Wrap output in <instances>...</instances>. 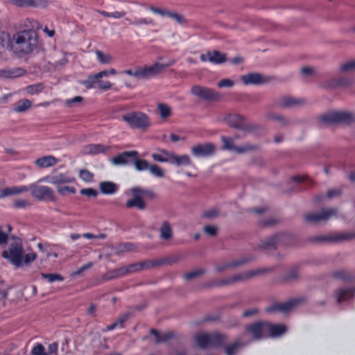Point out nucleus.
Segmentation results:
<instances>
[{
    "mask_svg": "<svg viewBox=\"0 0 355 355\" xmlns=\"http://www.w3.org/2000/svg\"><path fill=\"white\" fill-rule=\"evenodd\" d=\"M227 336L219 333H200L195 336L194 340L201 349L223 348L226 355H235L237 351L243 346L240 340H235L228 345H225Z\"/></svg>",
    "mask_w": 355,
    "mask_h": 355,
    "instance_id": "1",
    "label": "nucleus"
},
{
    "mask_svg": "<svg viewBox=\"0 0 355 355\" xmlns=\"http://www.w3.org/2000/svg\"><path fill=\"white\" fill-rule=\"evenodd\" d=\"M13 40L21 53L28 54L36 48L37 35L33 30H24L15 33L13 35Z\"/></svg>",
    "mask_w": 355,
    "mask_h": 355,
    "instance_id": "2",
    "label": "nucleus"
},
{
    "mask_svg": "<svg viewBox=\"0 0 355 355\" xmlns=\"http://www.w3.org/2000/svg\"><path fill=\"white\" fill-rule=\"evenodd\" d=\"M275 270V267H266L258 268L243 272L242 274L236 275L233 277H225L216 280L213 282L214 286H232L234 283L237 282H245L253 277L262 275L267 272H270Z\"/></svg>",
    "mask_w": 355,
    "mask_h": 355,
    "instance_id": "3",
    "label": "nucleus"
},
{
    "mask_svg": "<svg viewBox=\"0 0 355 355\" xmlns=\"http://www.w3.org/2000/svg\"><path fill=\"white\" fill-rule=\"evenodd\" d=\"M355 121V115L347 111H333L321 115L319 118L318 125L323 128L325 125L342 123L350 124Z\"/></svg>",
    "mask_w": 355,
    "mask_h": 355,
    "instance_id": "4",
    "label": "nucleus"
},
{
    "mask_svg": "<svg viewBox=\"0 0 355 355\" xmlns=\"http://www.w3.org/2000/svg\"><path fill=\"white\" fill-rule=\"evenodd\" d=\"M122 120L133 129L144 130L150 126V118L142 112H129L122 116Z\"/></svg>",
    "mask_w": 355,
    "mask_h": 355,
    "instance_id": "5",
    "label": "nucleus"
},
{
    "mask_svg": "<svg viewBox=\"0 0 355 355\" xmlns=\"http://www.w3.org/2000/svg\"><path fill=\"white\" fill-rule=\"evenodd\" d=\"M23 247L19 239H15L7 250L2 252V257L8 259L16 268L23 265Z\"/></svg>",
    "mask_w": 355,
    "mask_h": 355,
    "instance_id": "6",
    "label": "nucleus"
},
{
    "mask_svg": "<svg viewBox=\"0 0 355 355\" xmlns=\"http://www.w3.org/2000/svg\"><path fill=\"white\" fill-rule=\"evenodd\" d=\"M190 91L198 99L207 102H217L222 97L221 94L214 89L199 85L192 86Z\"/></svg>",
    "mask_w": 355,
    "mask_h": 355,
    "instance_id": "7",
    "label": "nucleus"
},
{
    "mask_svg": "<svg viewBox=\"0 0 355 355\" xmlns=\"http://www.w3.org/2000/svg\"><path fill=\"white\" fill-rule=\"evenodd\" d=\"M29 191H31L32 197L37 200L51 202L56 200L55 193L49 187L33 183L29 185Z\"/></svg>",
    "mask_w": 355,
    "mask_h": 355,
    "instance_id": "8",
    "label": "nucleus"
},
{
    "mask_svg": "<svg viewBox=\"0 0 355 355\" xmlns=\"http://www.w3.org/2000/svg\"><path fill=\"white\" fill-rule=\"evenodd\" d=\"M175 63V60H169L165 63L155 62L150 66L141 67V78L148 79L161 73L166 67L173 66Z\"/></svg>",
    "mask_w": 355,
    "mask_h": 355,
    "instance_id": "9",
    "label": "nucleus"
},
{
    "mask_svg": "<svg viewBox=\"0 0 355 355\" xmlns=\"http://www.w3.org/2000/svg\"><path fill=\"white\" fill-rule=\"evenodd\" d=\"M304 300V299L303 297H296L289 300L285 302L275 303L270 306L267 307L265 311L267 313L278 311L284 313H288Z\"/></svg>",
    "mask_w": 355,
    "mask_h": 355,
    "instance_id": "10",
    "label": "nucleus"
},
{
    "mask_svg": "<svg viewBox=\"0 0 355 355\" xmlns=\"http://www.w3.org/2000/svg\"><path fill=\"white\" fill-rule=\"evenodd\" d=\"M286 237L284 234H277L270 237L261 240L254 250H261L263 251H268L271 250H276L277 247L284 243V240Z\"/></svg>",
    "mask_w": 355,
    "mask_h": 355,
    "instance_id": "11",
    "label": "nucleus"
},
{
    "mask_svg": "<svg viewBox=\"0 0 355 355\" xmlns=\"http://www.w3.org/2000/svg\"><path fill=\"white\" fill-rule=\"evenodd\" d=\"M355 239V232H336L329 235L317 236L312 239L315 243L340 242Z\"/></svg>",
    "mask_w": 355,
    "mask_h": 355,
    "instance_id": "12",
    "label": "nucleus"
},
{
    "mask_svg": "<svg viewBox=\"0 0 355 355\" xmlns=\"http://www.w3.org/2000/svg\"><path fill=\"white\" fill-rule=\"evenodd\" d=\"M191 154L196 157H207L216 152V146L212 143L198 144L191 149Z\"/></svg>",
    "mask_w": 355,
    "mask_h": 355,
    "instance_id": "13",
    "label": "nucleus"
},
{
    "mask_svg": "<svg viewBox=\"0 0 355 355\" xmlns=\"http://www.w3.org/2000/svg\"><path fill=\"white\" fill-rule=\"evenodd\" d=\"M245 332L254 340H260L266 337V322L257 321L247 325Z\"/></svg>",
    "mask_w": 355,
    "mask_h": 355,
    "instance_id": "14",
    "label": "nucleus"
},
{
    "mask_svg": "<svg viewBox=\"0 0 355 355\" xmlns=\"http://www.w3.org/2000/svg\"><path fill=\"white\" fill-rule=\"evenodd\" d=\"M337 213L336 209H322L321 213L318 214H309L305 216L304 219L306 222L310 223H317L320 221H326L331 216H335Z\"/></svg>",
    "mask_w": 355,
    "mask_h": 355,
    "instance_id": "15",
    "label": "nucleus"
},
{
    "mask_svg": "<svg viewBox=\"0 0 355 355\" xmlns=\"http://www.w3.org/2000/svg\"><path fill=\"white\" fill-rule=\"evenodd\" d=\"M200 59L202 62H209L214 64H221L227 61L226 55L217 50L207 51L201 54Z\"/></svg>",
    "mask_w": 355,
    "mask_h": 355,
    "instance_id": "16",
    "label": "nucleus"
},
{
    "mask_svg": "<svg viewBox=\"0 0 355 355\" xmlns=\"http://www.w3.org/2000/svg\"><path fill=\"white\" fill-rule=\"evenodd\" d=\"M46 181L52 184L60 186V184L71 183L75 181V178L69 173H59L55 175L46 176L40 179L39 182Z\"/></svg>",
    "mask_w": 355,
    "mask_h": 355,
    "instance_id": "17",
    "label": "nucleus"
},
{
    "mask_svg": "<svg viewBox=\"0 0 355 355\" xmlns=\"http://www.w3.org/2000/svg\"><path fill=\"white\" fill-rule=\"evenodd\" d=\"M9 3L17 7L46 8L48 6L47 0H7Z\"/></svg>",
    "mask_w": 355,
    "mask_h": 355,
    "instance_id": "18",
    "label": "nucleus"
},
{
    "mask_svg": "<svg viewBox=\"0 0 355 355\" xmlns=\"http://www.w3.org/2000/svg\"><path fill=\"white\" fill-rule=\"evenodd\" d=\"M138 156L136 150L124 151L112 159V162L115 165H125Z\"/></svg>",
    "mask_w": 355,
    "mask_h": 355,
    "instance_id": "19",
    "label": "nucleus"
},
{
    "mask_svg": "<svg viewBox=\"0 0 355 355\" xmlns=\"http://www.w3.org/2000/svg\"><path fill=\"white\" fill-rule=\"evenodd\" d=\"M224 121L231 128L237 130H244L245 126L244 125L245 118L238 114H228L225 118Z\"/></svg>",
    "mask_w": 355,
    "mask_h": 355,
    "instance_id": "20",
    "label": "nucleus"
},
{
    "mask_svg": "<svg viewBox=\"0 0 355 355\" xmlns=\"http://www.w3.org/2000/svg\"><path fill=\"white\" fill-rule=\"evenodd\" d=\"M287 331L286 325L282 324H274L266 322V337H278L284 334Z\"/></svg>",
    "mask_w": 355,
    "mask_h": 355,
    "instance_id": "21",
    "label": "nucleus"
},
{
    "mask_svg": "<svg viewBox=\"0 0 355 355\" xmlns=\"http://www.w3.org/2000/svg\"><path fill=\"white\" fill-rule=\"evenodd\" d=\"M149 10L152 11L153 13L159 15L162 17L167 16L174 19L179 24H183L186 22V20L184 18V17L178 12L168 11L164 9L156 8L155 6H150Z\"/></svg>",
    "mask_w": 355,
    "mask_h": 355,
    "instance_id": "22",
    "label": "nucleus"
},
{
    "mask_svg": "<svg viewBox=\"0 0 355 355\" xmlns=\"http://www.w3.org/2000/svg\"><path fill=\"white\" fill-rule=\"evenodd\" d=\"M353 83L350 78H333L324 83L323 87L327 88L348 87Z\"/></svg>",
    "mask_w": 355,
    "mask_h": 355,
    "instance_id": "23",
    "label": "nucleus"
},
{
    "mask_svg": "<svg viewBox=\"0 0 355 355\" xmlns=\"http://www.w3.org/2000/svg\"><path fill=\"white\" fill-rule=\"evenodd\" d=\"M131 193L132 198L128 200L125 204L127 208L137 207L140 210L146 209V203L144 202L140 195L135 191V189L133 187L131 189Z\"/></svg>",
    "mask_w": 355,
    "mask_h": 355,
    "instance_id": "24",
    "label": "nucleus"
},
{
    "mask_svg": "<svg viewBox=\"0 0 355 355\" xmlns=\"http://www.w3.org/2000/svg\"><path fill=\"white\" fill-rule=\"evenodd\" d=\"M304 101L301 98H296L291 96H282L279 100L277 105L280 107H295L304 103Z\"/></svg>",
    "mask_w": 355,
    "mask_h": 355,
    "instance_id": "25",
    "label": "nucleus"
},
{
    "mask_svg": "<svg viewBox=\"0 0 355 355\" xmlns=\"http://www.w3.org/2000/svg\"><path fill=\"white\" fill-rule=\"evenodd\" d=\"M252 260V258H241L239 260L233 261L229 263H225L220 265H218L216 267V270L217 272H223L227 269H232L237 268L240 266H242L245 263H247Z\"/></svg>",
    "mask_w": 355,
    "mask_h": 355,
    "instance_id": "26",
    "label": "nucleus"
},
{
    "mask_svg": "<svg viewBox=\"0 0 355 355\" xmlns=\"http://www.w3.org/2000/svg\"><path fill=\"white\" fill-rule=\"evenodd\" d=\"M29 191V186H17L11 187H6L0 191V198L9 196L18 195Z\"/></svg>",
    "mask_w": 355,
    "mask_h": 355,
    "instance_id": "27",
    "label": "nucleus"
},
{
    "mask_svg": "<svg viewBox=\"0 0 355 355\" xmlns=\"http://www.w3.org/2000/svg\"><path fill=\"white\" fill-rule=\"evenodd\" d=\"M93 76H94V74L88 76L86 80H82L80 82V83L83 85H84L86 87V89H87L94 88L96 86L99 89H103V90H107L112 87V83L110 82L102 80H101V78H98L96 80H95L94 82V83L92 84V87L89 86V85L87 84V81L89 80L90 78H92Z\"/></svg>",
    "mask_w": 355,
    "mask_h": 355,
    "instance_id": "28",
    "label": "nucleus"
},
{
    "mask_svg": "<svg viewBox=\"0 0 355 355\" xmlns=\"http://www.w3.org/2000/svg\"><path fill=\"white\" fill-rule=\"evenodd\" d=\"M241 80L245 85H259L263 83L262 76L258 73H249L241 77Z\"/></svg>",
    "mask_w": 355,
    "mask_h": 355,
    "instance_id": "29",
    "label": "nucleus"
},
{
    "mask_svg": "<svg viewBox=\"0 0 355 355\" xmlns=\"http://www.w3.org/2000/svg\"><path fill=\"white\" fill-rule=\"evenodd\" d=\"M58 160L53 155H46L37 159L35 164L40 168H48L55 166Z\"/></svg>",
    "mask_w": 355,
    "mask_h": 355,
    "instance_id": "30",
    "label": "nucleus"
},
{
    "mask_svg": "<svg viewBox=\"0 0 355 355\" xmlns=\"http://www.w3.org/2000/svg\"><path fill=\"white\" fill-rule=\"evenodd\" d=\"M171 164L177 166H189L191 164V160L187 155H178L173 151Z\"/></svg>",
    "mask_w": 355,
    "mask_h": 355,
    "instance_id": "31",
    "label": "nucleus"
},
{
    "mask_svg": "<svg viewBox=\"0 0 355 355\" xmlns=\"http://www.w3.org/2000/svg\"><path fill=\"white\" fill-rule=\"evenodd\" d=\"M160 153H153L151 155L154 161L158 162L170 163L171 162L172 152L166 149H159Z\"/></svg>",
    "mask_w": 355,
    "mask_h": 355,
    "instance_id": "32",
    "label": "nucleus"
},
{
    "mask_svg": "<svg viewBox=\"0 0 355 355\" xmlns=\"http://www.w3.org/2000/svg\"><path fill=\"white\" fill-rule=\"evenodd\" d=\"M159 237L162 240L168 241L173 237V230L168 220H164L159 227Z\"/></svg>",
    "mask_w": 355,
    "mask_h": 355,
    "instance_id": "33",
    "label": "nucleus"
},
{
    "mask_svg": "<svg viewBox=\"0 0 355 355\" xmlns=\"http://www.w3.org/2000/svg\"><path fill=\"white\" fill-rule=\"evenodd\" d=\"M331 276L337 279L348 282L355 278L354 274L347 270H339L332 272Z\"/></svg>",
    "mask_w": 355,
    "mask_h": 355,
    "instance_id": "34",
    "label": "nucleus"
},
{
    "mask_svg": "<svg viewBox=\"0 0 355 355\" xmlns=\"http://www.w3.org/2000/svg\"><path fill=\"white\" fill-rule=\"evenodd\" d=\"M25 71L21 68L14 69H2L0 70V77L6 78H14L21 76Z\"/></svg>",
    "mask_w": 355,
    "mask_h": 355,
    "instance_id": "35",
    "label": "nucleus"
},
{
    "mask_svg": "<svg viewBox=\"0 0 355 355\" xmlns=\"http://www.w3.org/2000/svg\"><path fill=\"white\" fill-rule=\"evenodd\" d=\"M100 190L103 194L110 195L116 192L118 189L117 185L109 181L102 182L99 184Z\"/></svg>",
    "mask_w": 355,
    "mask_h": 355,
    "instance_id": "36",
    "label": "nucleus"
},
{
    "mask_svg": "<svg viewBox=\"0 0 355 355\" xmlns=\"http://www.w3.org/2000/svg\"><path fill=\"white\" fill-rule=\"evenodd\" d=\"M355 290H338L336 293V301L338 304L352 299L354 295Z\"/></svg>",
    "mask_w": 355,
    "mask_h": 355,
    "instance_id": "37",
    "label": "nucleus"
},
{
    "mask_svg": "<svg viewBox=\"0 0 355 355\" xmlns=\"http://www.w3.org/2000/svg\"><path fill=\"white\" fill-rule=\"evenodd\" d=\"M302 268L301 264H296L293 266L284 277L285 281H293L298 278Z\"/></svg>",
    "mask_w": 355,
    "mask_h": 355,
    "instance_id": "38",
    "label": "nucleus"
},
{
    "mask_svg": "<svg viewBox=\"0 0 355 355\" xmlns=\"http://www.w3.org/2000/svg\"><path fill=\"white\" fill-rule=\"evenodd\" d=\"M150 332L155 336L157 343L166 342L174 337V334L172 332L159 334V331L155 329H151Z\"/></svg>",
    "mask_w": 355,
    "mask_h": 355,
    "instance_id": "39",
    "label": "nucleus"
},
{
    "mask_svg": "<svg viewBox=\"0 0 355 355\" xmlns=\"http://www.w3.org/2000/svg\"><path fill=\"white\" fill-rule=\"evenodd\" d=\"M109 148L104 145L96 144H88L85 146V152L88 154H98L104 153Z\"/></svg>",
    "mask_w": 355,
    "mask_h": 355,
    "instance_id": "40",
    "label": "nucleus"
},
{
    "mask_svg": "<svg viewBox=\"0 0 355 355\" xmlns=\"http://www.w3.org/2000/svg\"><path fill=\"white\" fill-rule=\"evenodd\" d=\"M116 73V71L114 68H111L109 70L101 71L97 73H95L94 76L90 78L87 84L92 87L94 82L98 78H102L103 76H107L109 75H115Z\"/></svg>",
    "mask_w": 355,
    "mask_h": 355,
    "instance_id": "41",
    "label": "nucleus"
},
{
    "mask_svg": "<svg viewBox=\"0 0 355 355\" xmlns=\"http://www.w3.org/2000/svg\"><path fill=\"white\" fill-rule=\"evenodd\" d=\"M266 119L268 120L275 121L282 126H286L289 124V121L284 116L279 114L270 113L267 114Z\"/></svg>",
    "mask_w": 355,
    "mask_h": 355,
    "instance_id": "42",
    "label": "nucleus"
},
{
    "mask_svg": "<svg viewBox=\"0 0 355 355\" xmlns=\"http://www.w3.org/2000/svg\"><path fill=\"white\" fill-rule=\"evenodd\" d=\"M31 106V102L28 99L18 101L14 106L13 110L16 112H24Z\"/></svg>",
    "mask_w": 355,
    "mask_h": 355,
    "instance_id": "43",
    "label": "nucleus"
},
{
    "mask_svg": "<svg viewBox=\"0 0 355 355\" xmlns=\"http://www.w3.org/2000/svg\"><path fill=\"white\" fill-rule=\"evenodd\" d=\"M340 70L343 73H349L355 71V60L345 61L340 64Z\"/></svg>",
    "mask_w": 355,
    "mask_h": 355,
    "instance_id": "44",
    "label": "nucleus"
},
{
    "mask_svg": "<svg viewBox=\"0 0 355 355\" xmlns=\"http://www.w3.org/2000/svg\"><path fill=\"white\" fill-rule=\"evenodd\" d=\"M126 21H128L130 24L135 26H141L144 24L151 26L155 25L154 21L150 18H135L134 20L126 18Z\"/></svg>",
    "mask_w": 355,
    "mask_h": 355,
    "instance_id": "45",
    "label": "nucleus"
},
{
    "mask_svg": "<svg viewBox=\"0 0 355 355\" xmlns=\"http://www.w3.org/2000/svg\"><path fill=\"white\" fill-rule=\"evenodd\" d=\"M221 141L223 142V150L234 151L236 146L231 137L223 136L221 137Z\"/></svg>",
    "mask_w": 355,
    "mask_h": 355,
    "instance_id": "46",
    "label": "nucleus"
},
{
    "mask_svg": "<svg viewBox=\"0 0 355 355\" xmlns=\"http://www.w3.org/2000/svg\"><path fill=\"white\" fill-rule=\"evenodd\" d=\"M259 148L257 145H252L250 144H244L241 146H236L234 152L238 154H243L250 151H254Z\"/></svg>",
    "mask_w": 355,
    "mask_h": 355,
    "instance_id": "47",
    "label": "nucleus"
},
{
    "mask_svg": "<svg viewBox=\"0 0 355 355\" xmlns=\"http://www.w3.org/2000/svg\"><path fill=\"white\" fill-rule=\"evenodd\" d=\"M133 163L135 168L138 171H143L148 170L149 168V164L145 159H138L137 157L133 159Z\"/></svg>",
    "mask_w": 355,
    "mask_h": 355,
    "instance_id": "48",
    "label": "nucleus"
},
{
    "mask_svg": "<svg viewBox=\"0 0 355 355\" xmlns=\"http://www.w3.org/2000/svg\"><path fill=\"white\" fill-rule=\"evenodd\" d=\"M123 276L128 274H131L141 270L139 262L131 263L130 265L121 267Z\"/></svg>",
    "mask_w": 355,
    "mask_h": 355,
    "instance_id": "49",
    "label": "nucleus"
},
{
    "mask_svg": "<svg viewBox=\"0 0 355 355\" xmlns=\"http://www.w3.org/2000/svg\"><path fill=\"white\" fill-rule=\"evenodd\" d=\"M148 170L151 175L156 178H163L164 176V171L157 164H150Z\"/></svg>",
    "mask_w": 355,
    "mask_h": 355,
    "instance_id": "50",
    "label": "nucleus"
},
{
    "mask_svg": "<svg viewBox=\"0 0 355 355\" xmlns=\"http://www.w3.org/2000/svg\"><path fill=\"white\" fill-rule=\"evenodd\" d=\"M96 55L98 61L101 64H110L113 60V58L111 55L105 54L99 50L96 51Z\"/></svg>",
    "mask_w": 355,
    "mask_h": 355,
    "instance_id": "51",
    "label": "nucleus"
},
{
    "mask_svg": "<svg viewBox=\"0 0 355 355\" xmlns=\"http://www.w3.org/2000/svg\"><path fill=\"white\" fill-rule=\"evenodd\" d=\"M157 109L160 114V116L163 119L168 118L171 115V108L166 104H159L157 106Z\"/></svg>",
    "mask_w": 355,
    "mask_h": 355,
    "instance_id": "52",
    "label": "nucleus"
},
{
    "mask_svg": "<svg viewBox=\"0 0 355 355\" xmlns=\"http://www.w3.org/2000/svg\"><path fill=\"white\" fill-rule=\"evenodd\" d=\"M141 266V270L143 269H149L153 267L159 266L162 265V261L159 259L156 260H148L142 262H139Z\"/></svg>",
    "mask_w": 355,
    "mask_h": 355,
    "instance_id": "53",
    "label": "nucleus"
},
{
    "mask_svg": "<svg viewBox=\"0 0 355 355\" xmlns=\"http://www.w3.org/2000/svg\"><path fill=\"white\" fill-rule=\"evenodd\" d=\"M122 276H123V270L121 268H119L116 270L107 272L105 275H104L103 279L110 280Z\"/></svg>",
    "mask_w": 355,
    "mask_h": 355,
    "instance_id": "54",
    "label": "nucleus"
},
{
    "mask_svg": "<svg viewBox=\"0 0 355 355\" xmlns=\"http://www.w3.org/2000/svg\"><path fill=\"white\" fill-rule=\"evenodd\" d=\"M134 188L135 189V191L137 192L140 195V196L142 198V199L144 198H148L150 199H153L155 197V193L150 190L141 189L138 187H136Z\"/></svg>",
    "mask_w": 355,
    "mask_h": 355,
    "instance_id": "55",
    "label": "nucleus"
},
{
    "mask_svg": "<svg viewBox=\"0 0 355 355\" xmlns=\"http://www.w3.org/2000/svg\"><path fill=\"white\" fill-rule=\"evenodd\" d=\"M205 270L202 268H198L192 271L188 272L184 275V278L186 280H191L197 277H199L205 273Z\"/></svg>",
    "mask_w": 355,
    "mask_h": 355,
    "instance_id": "56",
    "label": "nucleus"
},
{
    "mask_svg": "<svg viewBox=\"0 0 355 355\" xmlns=\"http://www.w3.org/2000/svg\"><path fill=\"white\" fill-rule=\"evenodd\" d=\"M98 12L105 17H113L114 19H120L125 15V12L124 11H115L112 12H108L105 10H100Z\"/></svg>",
    "mask_w": 355,
    "mask_h": 355,
    "instance_id": "57",
    "label": "nucleus"
},
{
    "mask_svg": "<svg viewBox=\"0 0 355 355\" xmlns=\"http://www.w3.org/2000/svg\"><path fill=\"white\" fill-rule=\"evenodd\" d=\"M42 275L44 279L51 283L54 282H62L64 279L61 275L57 273H47L42 274Z\"/></svg>",
    "mask_w": 355,
    "mask_h": 355,
    "instance_id": "58",
    "label": "nucleus"
},
{
    "mask_svg": "<svg viewBox=\"0 0 355 355\" xmlns=\"http://www.w3.org/2000/svg\"><path fill=\"white\" fill-rule=\"evenodd\" d=\"M79 178L85 182H90L94 178V174L87 169H81L79 171Z\"/></svg>",
    "mask_w": 355,
    "mask_h": 355,
    "instance_id": "59",
    "label": "nucleus"
},
{
    "mask_svg": "<svg viewBox=\"0 0 355 355\" xmlns=\"http://www.w3.org/2000/svg\"><path fill=\"white\" fill-rule=\"evenodd\" d=\"M182 259L181 255H171L170 257H166L164 259H160L159 261H162V265L163 264H173L179 262Z\"/></svg>",
    "mask_w": 355,
    "mask_h": 355,
    "instance_id": "60",
    "label": "nucleus"
},
{
    "mask_svg": "<svg viewBox=\"0 0 355 355\" xmlns=\"http://www.w3.org/2000/svg\"><path fill=\"white\" fill-rule=\"evenodd\" d=\"M57 191L61 196H65L67 192L70 193H75L76 192L74 187L69 186H58Z\"/></svg>",
    "mask_w": 355,
    "mask_h": 355,
    "instance_id": "61",
    "label": "nucleus"
},
{
    "mask_svg": "<svg viewBox=\"0 0 355 355\" xmlns=\"http://www.w3.org/2000/svg\"><path fill=\"white\" fill-rule=\"evenodd\" d=\"M31 353L33 355H48L44 347L40 343H37L33 346Z\"/></svg>",
    "mask_w": 355,
    "mask_h": 355,
    "instance_id": "62",
    "label": "nucleus"
},
{
    "mask_svg": "<svg viewBox=\"0 0 355 355\" xmlns=\"http://www.w3.org/2000/svg\"><path fill=\"white\" fill-rule=\"evenodd\" d=\"M80 193L88 198H96L98 196V192L93 188H85L82 189L80 191Z\"/></svg>",
    "mask_w": 355,
    "mask_h": 355,
    "instance_id": "63",
    "label": "nucleus"
},
{
    "mask_svg": "<svg viewBox=\"0 0 355 355\" xmlns=\"http://www.w3.org/2000/svg\"><path fill=\"white\" fill-rule=\"evenodd\" d=\"M130 313H126L123 315H121L117 320L115 322V324H117V328H123L124 327V323L130 318Z\"/></svg>",
    "mask_w": 355,
    "mask_h": 355,
    "instance_id": "64",
    "label": "nucleus"
}]
</instances>
